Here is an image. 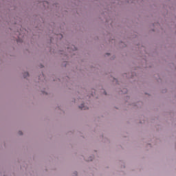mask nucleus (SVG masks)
Listing matches in <instances>:
<instances>
[{"label": "nucleus", "mask_w": 176, "mask_h": 176, "mask_svg": "<svg viewBox=\"0 0 176 176\" xmlns=\"http://www.w3.org/2000/svg\"><path fill=\"white\" fill-rule=\"evenodd\" d=\"M79 108L80 109H86V107H85V104H82L80 106H79Z\"/></svg>", "instance_id": "nucleus-1"}, {"label": "nucleus", "mask_w": 176, "mask_h": 176, "mask_svg": "<svg viewBox=\"0 0 176 176\" xmlns=\"http://www.w3.org/2000/svg\"><path fill=\"white\" fill-rule=\"evenodd\" d=\"M26 75H28V73H26Z\"/></svg>", "instance_id": "nucleus-2"}]
</instances>
